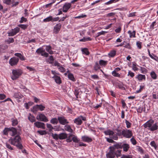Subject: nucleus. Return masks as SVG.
<instances>
[{"mask_svg":"<svg viewBox=\"0 0 158 158\" xmlns=\"http://www.w3.org/2000/svg\"><path fill=\"white\" fill-rule=\"evenodd\" d=\"M48 60L50 61V62H49V63L50 64H53V61L54 60V59L53 58V56H49L48 58Z\"/></svg>","mask_w":158,"mask_h":158,"instance_id":"13d9d810","label":"nucleus"},{"mask_svg":"<svg viewBox=\"0 0 158 158\" xmlns=\"http://www.w3.org/2000/svg\"><path fill=\"white\" fill-rule=\"evenodd\" d=\"M129 148L130 146L128 144L122 143V148H123V151H124L127 152L128 151Z\"/></svg>","mask_w":158,"mask_h":158,"instance_id":"dca6fc26","label":"nucleus"},{"mask_svg":"<svg viewBox=\"0 0 158 158\" xmlns=\"http://www.w3.org/2000/svg\"><path fill=\"white\" fill-rule=\"evenodd\" d=\"M121 158H132V156L130 155H121Z\"/></svg>","mask_w":158,"mask_h":158,"instance_id":"6e6d98bb","label":"nucleus"},{"mask_svg":"<svg viewBox=\"0 0 158 158\" xmlns=\"http://www.w3.org/2000/svg\"><path fill=\"white\" fill-rule=\"evenodd\" d=\"M19 59L16 57H13L10 58L9 63L11 66L16 65L19 62Z\"/></svg>","mask_w":158,"mask_h":158,"instance_id":"6e6552de","label":"nucleus"},{"mask_svg":"<svg viewBox=\"0 0 158 158\" xmlns=\"http://www.w3.org/2000/svg\"><path fill=\"white\" fill-rule=\"evenodd\" d=\"M112 74L114 77H120V75L118 73H117L115 71H113L112 73Z\"/></svg>","mask_w":158,"mask_h":158,"instance_id":"de8ad7c7","label":"nucleus"},{"mask_svg":"<svg viewBox=\"0 0 158 158\" xmlns=\"http://www.w3.org/2000/svg\"><path fill=\"white\" fill-rule=\"evenodd\" d=\"M61 27V24L59 23L54 27L53 32L55 34H57L60 31Z\"/></svg>","mask_w":158,"mask_h":158,"instance_id":"9b49d317","label":"nucleus"},{"mask_svg":"<svg viewBox=\"0 0 158 158\" xmlns=\"http://www.w3.org/2000/svg\"><path fill=\"white\" fill-rule=\"evenodd\" d=\"M20 29L18 27H16L14 29H12L8 33L9 36H13L19 32Z\"/></svg>","mask_w":158,"mask_h":158,"instance_id":"9d476101","label":"nucleus"},{"mask_svg":"<svg viewBox=\"0 0 158 158\" xmlns=\"http://www.w3.org/2000/svg\"><path fill=\"white\" fill-rule=\"evenodd\" d=\"M86 120V118L85 117L80 115L75 119L74 122L77 125H81L82 123V120L85 121Z\"/></svg>","mask_w":158,"mask_h":158,"instance_id":"39448f33","label":"nucleus"},{"mask_svg":"<svg viewBox=\"0 0 158 158\" xmlns=\"http://www.w3.org/2000/svg\"><path fill=\"white\" fill-rule=\"evenodd\" d=\"M50 123L53 124H57L58 123V118H53L51 119L50 121Z\"/></svg>","mask_w":158,"mask_h":158,"instance_id":"473e14b6","label":"nucleus"},{"mask_svg":"<svg viewBox=\"0 0 158 158\" xmlns=\"http://www.w3.org/2000/svg\"><path fill=\"white\" fill-rule=\"evenodd\" d=\"M72 137V140L73 142L77 143L79 142L80 140L77 138L76 136L74 135Z\"/></svg>","mask_w":158,"mask_h":158,"instance_id":"37998d69","label":"nucleus"},{"mask_svg":"<svg viewBox=\"0 0 158 158\" xmlns=\"http://www.w3.org/2000/svg\"><path fill=\"white\" fill-rule=\"evenodd\" d=\"M3 2L6 4L10 5L15 2L14 0H2Z\"/></svg>","mask_w":158,"mask_h":158,"instance_id":"5701e85b","label":"nucleus"},{"mask_svg":"<svg viewBox=\"0 0 158 158\" xmlns=\"http://www.w3.org/2000/svg\"><path fill=\"white\" fill-rule=\"evenodd\" d=\"M104 132L106 135H113L114 134V131L110 129L105 131Z\"/></svg>","mask_w":158,"mask_h":158,"instance_id":"4be33fe9","label":"nucleus"},{"mask_svg":"<svg viewBox=\"0 0 158 158\" xmlns=\"http://www.w3.org/2000/svg\"><path fill=\"white\" fill-rule=\"evenodd\" d=\"M109 149V152L106 155L107 158H114L115 156L118 158L121 156V150H115L114 147L111 146Z\"/></svg>","mask_w":158,"mask_h":158,"instance_id":"f257e3e1","label":"nucleus"},{"mask_svg":"<svg viewBox=\"0 0 158 158\" xmlns=\"http://www.w3.org/2000/svg\"><path fill=\"white\" fill-rule=\"evenodd\" d=\"M140 70L141 73L143 74H146L148 72V70L146 68L142 67H140Z\"/></svg>","mask_w":158,"mask_h":158,"instance_id":"a18cd8bd","label":"nucleus"},{"mask_svg":"<svg viewBox=\"0 0 158 158\" xmlns=\"http://www.w3.org/2000/svg\"><path fill=\"white\" fill-rule=\"evenodd\" d=\"M52 78L54 79L56 83L60 84L61 83L60 78V77L56 75H54L52 77Z\"/></svg>","mask_w":158,"mask_h":158,"instance_id":"a211bd4d","label":"nucleus"},{"mask_svg":"<svg viewBox=\"0 0 158 158\" xmlns=\"http://www.w3.org/2000/svg\"><path fill=\"white\" fill-rule=\"evenodd\" d=\"M81 139L83 141L89 143L91 142L93 140L91 138L85 135L82 136Z\"/></svg>","mask_w":158,"mask_h":158,"instance_id":"2eb2a0df","label":"nucleus"},{"mask_svg":"<svg viewBox=\"0 0 158 158\" xmlns=\"http://www.w3.org/2000/svg\"><path fill=\"white\" fill-rule=\"evenodd\" d=\"M67 134L65 133H62L59 134L58 135V138L60 139H64L67 138Z\"/></svg>","mask_w":158,"mask_h":158,"instance_id":"aec40b11","label":"nucleus"},{"mask_svg":"<svg viewBox=\"0 0 158 158\" xmlns=\"http://www.w3.org/2000/svg\"><path fill=\"white\" fill-rule=\"evenodd\" d=\"M38 106V105H36L34 106L32 108V110H31V111L34 113L36 114L37 112L39 110Z\"/></svg>","mask_w":158,"mask_h":158,"instance_id":"b1692460","label":"nucleus"},{"mask_svg":"<svg viewBox=\"0 0 158 158\" xmlns=\"http://www.w3.org/2000/svg\"><path fill=\"white\" fill-rule=\"evenodd\" d=\"M64 129L66 131L69 132H72L73 131V130L71 128L70 126L68 125H66L64 126Z\"/></svg>","mask_w":158,"mask_h":158,"instance_id":"cd10ccee","label":"nucleus"},{"mask_svg":"<svg viewBox=\"0 0 158 158\" xmlns=\"http://www.w3.org/2000/svg\"><path fill=\"white\" fill-rule=\"evenodd\" d=\"M52 16H49L48 17L44 19L43 21L45 22H48L50 21H52Z\"/></svg>","mask_w":158,"mask_h":158,"instance_id":"ea45409f","label":"nucleus"},{"mask_svg":"<svg viewBox=\"0 0 158 158\" xmlns=\"http://www.w3.org/2000/svg\"><path fill=\"white\" fill-rule=\"evenodd\" d=\"M125 123L127 128H129L131 127V123L127 120H125Z\"/></svg>","mask_w":158,"mask_h":158,"instance_id":"052dcab7","label":"nucleus"},{"mask_svg":"<svg viewBox=\"0 0 158 158\" xmlns=\"http://www.w3.org/2000/svg\"><path fill=\"white\" fill-rule=\"evenodd\" d=\"M136 78H137L139 81H142L143 80H145L146 77L145 75L139 74L136 76Z\"/></svg>","mask_w":158,"mask_h":158,"instance_id":"412c9836","label":"nucleus"},{"mask_svg":"<svg viewBox=\"0 0 158 158\" xmlns=\"http://www.w3.org/2000/svg\"><path fill=\"white\" fill-rule=\"evenodd\" d=\"M21 140L20 137L17 135L13 138H11L8 140V141L11 144L16 146L19 149L22 150L23 147L21 143Z\"/></svg>","mask_w":158,"mask_h":158,"instance_id":"f03ea898","label":"nucleus"},{"mask_svg":"<svg viewBox=\"0 0 158 158\" xmlns=\"http://www.w3.org/2000/svg\"><path fill=\"white\" fill-rule=\"evenodd\" d=\"M136 45L137 46V47L139 49H140L141 48H142V46H141V44H142V43L140 41H137L136 42Z\"/></svg>","mask_w":158,"mask_h":158,"instance_id":"0e129e2a","label":"nucleus"},{"mask_svg":"<svg viewBox=\"0 0 158 158\" xmlns=\"http://www.w3.org/2000/svg\"><path fill=\"white\" fill-rule=\"evenodd\" d=\"M150 76L153 79H156L157 78V75L154 71L151 72L150 73Z\"/></svg>","mask_w":158,"mask_h":158,"instance_id":"c9c22d12","label":"nucleus"},{"mask_svg":"<svg viewBox=\"0 0 158 158\" xmlns=\"http://www.w3.org/2000/svg\"><path fill=\"white\" fill-rule=\"evenodd\" d=\"M116 51L114 50H111L110 52L108 53V55L109 56L113 57L116 54Z\"/></svg>","mask_w":158,"mask_h":158,"instance_id":"bb28decb","label":"nucleus"},{"mask_svg":"<svg viewBox=\"0 0 158 158\" xmlns=\"http://www.w3.org/2000/svg\"><path fill=\"white\" fill-rule=\"evenodd\" d=\"M151 55L152 56V57L151 58L152 59L154 60L158 61V57L156 56L153 53L151 54Z\"/></svg>","mask_w":158,"mask_h":158,"instance_id":"864d4df0","label":"nucleus"},{"mask_svg":"<svg viewBox=\"0 0 158 158\" xmlns=\"http://www.w3.org/2000/svg\"><path fill=\"white\" fill-rule=\"evenodd\" d=\"M44 51V50L42 48H40L36 50V52L38 54L41 53V54Z\"/></svg>","mask_w":158,"mask_h":158,"instance_id":"c03bdc74","label":"nucleus"},{"mask_svg":"<svg viewBox=\"0 0 158 158\" xmlns=\"http://www.w3.org/2000/svg\"><path fill=\"white\" fill-rule=\"evenodd\" d=\"M116 85L118 87L122 89L125 90V88L123 86V84L122 83H119L117 82L116 83Z\"/></svg>","mask_w":158,"mask_h":158,"instance_id":"58836bf2","label":"nucleus"},{"mask_svg":"<svg viewBox=\"0 0 158 158\" xmlns=\"http://www.w3.org/2000/svg\"><path fill=\"white\" fill-rule=\"evenodd\" d=\"M14 41V39L13 38L10 37L9 38V39L7 40L6 42L8 44H10L11 43H13Z\"/></svg>","mask_w":158,"mask_h":158,"instance_id":"8fccbe9b","label":"nucleus"},{"mask_svg":"<svg viewBox=\"0 0 158 158\" xmlns=\"http://www.w3.org/2000/svg\"><path fill=\"white\" fill-rule=\"evenodd\" d=\"M46 125L47 127L49 128V131H51L52 130L54 129L53 127H52L51 124L47 123L46 124Z\"/></svg>","mask_w":158,"mask_h":158,"instance_id":"09e8293b","label":"nucleus"},{"mask_svg":"<svg viewBox=\"0 0 158 158\" xmlns=\"http://www.w3.org/2000/svg\"><path fill=\"white\" fill-rule=\"evenodd\" d=\"M38 107L39 108V110L40 111H43L44 110L45 108V107L42 105H38Z\"/></svg>","mask_w":158,"mask_h":158,"instance_id":"69168bd1","label":"nucleus"},{"mask_svg":"<svg viewBox=\"0 0 158 158\" xmlns=\"http://www.w3.org/2000/svg\"><path fill=\"white\" fill-rule=\"evenodd\" d=\"M11 121L12 123V125L13 126H15L18 124V121L17 119L14 118H12Z\"/></svg>","mask_w":158,"mask_h":158,"instance_id":"f704fd0d","label":"nucleus"},{"mask_svg":"<svg viewBox=\"0 0 158 158\" xmlns=\"http://www.w3.org/2000/svg\"><path fill=\"white\" fill-rule=\"evenodd\" d=\"M52 136L53 138L56 140H57L58 139V135L56 134H54L52 133Z\"/></svg>","mask_w":158,"mask_h":158,"instance_id":"e2e57ef3","label":"nucleus"},{"mask_svg":"<svg viewBox=\"0 0 158 158\" xmlns=\"http://www.w3.org/2000/svg\"><path fill=\"white\" fill-rule=\"evenodd\" d=\"M73 136H74V135L70 134L68 138L66 139V141L67 142H72V139H71V137H72Z\"/></svg>","mask_w":158,"mask_h":158,"instance_id":"603ef678","label":"nucleus"},{"mask_svg":"<svg viewBox=\"0 0 158 158\" xmlns=\"http://www.w3.org/2000/svg\"><path fill=\"white\" fill-rule=\"evenodd\" d=\"M23 73L22 70L19 69H13L11 78L13 80H16L22 75Z\"/></svg>","mask_w":158,"mask_h":158,"instance_id":"20e7f679","label":"nucleus"},{"mask_svg":"<svg viewBox=\"0 0 158 158\" xmlns=\"http://www.w3.org/2000/svg\"><path fill=\"white\" fill-rule=\"evenodd\" d=\"M132 143L134 145H135L136 144L137 142L136 140L133 137L131 138L130 139Z\"/></svg>","mask_w":158,"mask_h":158,"instance_id":"774afa93","label":"nucleus"},{"mask_svg":"<svg viewBox=\"0 0 158 158\" xmlns=\"http://www.w3.org/2000/svg\"><path fill=\"white\" fill-rule=\"evenodd\" d=\"M28 25L26 24H20L19 25V26L23 29H26L28 27Z\"/></svg>","mask_w":158,"mask_h":158,"instance_id":"5fc2aeb1","label":"nucleus"},{"mask_svg":"<svg viewBox=\"0 0 158 158\" xmlns=\"http://www.w3.org/2000/svg\"><path fill=\"white\" fill-rule=\"evenodd\" d=\"M79 92L78 91V90L77 89H76L74 91V94L76 96V98L77 99H76V100H77V98H78V96L79 95Z\"/></svg>","mask_w":158,"mask_h":158,"instance_id":"680f3d73","label":"nucleus"},{"mask_svg":"<svg viewBox=\"0 0 158 158\" xmlns=\"http://www.w3.org/2000/svg\"><path fill=\"white\" fill-rule=\"evenodd\" d=\"M122 144V142L118 143L114 145L112 147H114L115 150H118V149H121Z\"/></svg>","mask_w":158,"mask_h":158,"instance_id":"6ab92c4d","label":"nucleus"},{"mask_svg":"<svg viewBox=\"0 0 158 158\" xmlns=\"http://www.w3.org/2000/svg\"><path fill=\"white\" fill-rule=\"evenodd\" d=\"M15 55L19 57L21 60H25V57L21 53H16L15 54Z\"/></svg>","mask_w":158,"mask_h":158,"instance_id":"a878e982","label":"nucleus"},{"mask_svg":"<svg viewBox=\"0 0 158 158\" xmlns=\"http://www.w3.org/2000/svg\"><path fill=\"white\" fill-rule=\"evenodd\" d=\"M150 144L152 146L154 147L155 149H156L157 146L154 141H153L151 142Z\"/></svg>","mask_w":158,"mask_h":158,"instance_id":"3c124183","label":"nucleus"},{"mask_svg":"<svg viewBox=\"0 0 158 158\" xmlns=\"http://www.w3.org/2000/svg\"><path fill=\"white\" fill-rule=\"evenodd\" d=\"M123 47L129 49H131V46L130 44L129 43H127V44L123 46Z\"/></svg>","mask_w":158,"mask_h":158,"instance_id":"bf43d9fd","label":"nucleus"},{"mask_svg":"<svg viewBox=\"0 0 158 158\" xmlns=\"http://www.w3.org/2000/svg\"><path fill=\"white\" fill-rule=\"evenodd\" d=\"M10 128H5L2 131L3 135H8V132L10 131Z\"/></svg>","mask_w":158,"mask_h":158,"instance_id":"c756f323","label":"nucleus"},{"mask_svg":"<svg viewBox=\"0 0 158 158\" xmlns=\"http://www.w3.org/2000/svg\"><path fill=\"white\" fill-rule=\"evenodd\" d=\"M71 3H65L63 6V11L65 13L67 12L68 10L71 7Z\"/></svg>","mask_w":158,"mask_h":158,"instance_id":"f8f14e48","label":"nucleus"},{"mask_svg":"<svg viewBox=\"0 0 158 158\" xmlns=\"http://www.w3.org/2000/svg\"><path fill=\"white\" fill-rule=\"evenodd\" d=\"M154 122V120L151 119L145 123L143 126L145 128L148 127V129L151 131L156 130L158 129V126L156 123L153 124Z\"/></svg>","mask_w":158,"mask_h":158,"instance_id":"7ed1b4c3","label":"nucleus"},{"mask_svg":"<svg viewBox=\"0 0 158 158\" xmlns=\"http://www.w3.org/2000/svg\"><path fill=\"white\" fill-rule=\"evenodd\" d=\"M45 47L46 50L50 54L52 55L54 53L53 52L52 50V48L50 45H46Z\"/></svg>","mask_w":158,"mask_h":158,"instance_id":"f3484780","label":"nucleus"},{"mask_svg":"<svg viewBox=\"0 0 158 158\" xmlns=\"http://www.w3.org/2000/svg\"><path fill=\"white\" fill-rule=\"evenodd\" d=\"M10 128V131H11L12 132V136H14L17 134V129L13 127H11Z\"/></svg>","mask_w":158,"mask_h":158,"instance_id":"72a5a7b5","label":"nucleus"},{"mask_svg":"<svg viewBox=\"0 0 158 158\" xmlns=\"http://www.w3.org/2000/svg\"><path fill=\"white\" fill-rule=\"evenodd\" d=\"M99 63L101 66H105L107 64V61L101 60L99 61Z\"/></svg>","mask_w":158,"mask_h":158,"instance_id":"393cba45","label":"nucleus"},{"mask_svg":"<svg viewBox=\"0 0 158 158\" xmlns=\"http://www.w3.org/2000/svg\"><path fill=\"white\" fill-rule=\"evenodd\" d=\"M82 51L83 53L87 55H88L89 54V52L87 48H82Z\"/></svg>","mask_w":158,"mask_h":158,"instance_id":"79ce46f5","label":"nucleus"},{"mask_svg":"<svg viewBox=\"0 0 158 158\" xmlns=\"http://www.w3.org/2000/svg\"><path fill=\"white\" fill-rule=\"evenodd\" d=\"M135 31H133L132 32L131 31H129L128 33L129 35L130 38L135 37Z\"/></svg>","mask_w":158,"mask_h":158,"instance_id":"c85d7f7f","label":"nucleus"},{"mask_svg":"<svg viewBox=\"0 0 158 158\" xmlns=\"http://www.w3.org/2000/svg\"><path fill=\"white\" fill-rule=\"evenodd\" d=\"M28 119L31 122H33L35 121V117L31 114H29V116L28 117Z\"/></svg>","mask_w":158,"mask_h":158,"instance_id":"7c9ffc66","label":"nucleus"},{"mask_svg":"<svg viewBox=\"0 0 158 158\" xmlns=\"http://www.w3.org/2000/svg\"><path fill=\"white\" fill-rule=\"evenodd\" d=\"M101 68L100 65L98 62L95 63V65L94 66V70L95 71H97L98 69H100Z\"/></svg>","mask_w":158,"mask_h":158,"instance_id":"2f4dec72","label":"nucleus"},{"mask_svg":"<svg viewBox=\"0 0 158 158\" xmlns=\"http://www.w3.org/2000/svg\"><path fill=\"white\" fill-rule=\"evenodd\" d=\"M68 75L69 78L71 80L74 81H76L72 73H69Z\"/></svg>","mask_w":158,"mask_h":158,"instance_id":"e433bc0d","label":"nucleus"},{"mask_svg":"<svg viewBox=\"0 0 158 158\" xmlns=\"http://www.w3.org/2000/svg\"><path fill=\"white\" fill-rule=\"evenodd\" d=\"M15 96L16 98L21 99L22 98L23 96L20 93H16L15 94Z\"/></svg>","mask_w":158,"mask_h":158,"instance_id":"a19ab883","label":"nucleus"},{"mask_svg":"<svg viewBox=\"0 0 158 158\" xmlns=\"http://www.w3.org/2000/svg\"><path fill=\"white\" fill-rule=\"evenodd\" d=\"M37 132L41 135H46L47 134V132L45 131H38Z\"/></svg>","mask_w":158,"mask_h":158,"instance_id":"49530a36","label":"nucleus"},{"mask_svg":"<svg viewBox=\"0 0 158 158\" xmlns=\"http://www.w3.org/2000/svg\"><path fill=\"white\" fill-rule=\"evenodd\" d=\"M105 138L106 139V141L109 143H113L115 142V141L109 138L106 137H105Z\"/></svg>","mask_w":158,"mask_h":158,"instance_id":"4d7b16f0","label":"nucleus"},{"mask_svg":"<svg viewBox=\"0 0 158 158\" xmlns=\"http://www.w3.org/2000/svg\"><path fill=\"white\" fill-rule=\"evenodd\" d=\"M122 128H120L118 127L116 128H115L114 131L115 133H116V135H118L119 136H121L123 135V130H122Z\"/></svg>","mask_w":158,"mask_h":158,"instance_id":"ddd939ff","label":"nucleus"},{"mask_svg":"<svg viewBox=\"0 0 158 158\" xmlns=\"http://www.w3.org/2000/svg\"><path fill=\"white\" fill-rule=\"evenodd\" d=\"M34 124L38 128H41L43 129L45 128V124L44 123L38 121L35 122Z\"/></svg>","mask_w":158,"mask_h":158,"instance_id":"4468645a","label":"nucleus"},{"mask_svg":"<svg viewBox=\"0 0 158 158\" xmlns=\"http://www.w3.org/2000/svg\"><path fill=\"white\" fill-rule=\"evenodd\" d=\"M91 40V39L89 37H84L82 39L80 40L79 41L82 42H86L88 41H90Z\"/></svg>","mask_w":158,"mask_h":158,"instance_id":"4c0bfd02","label":"nucleus"},{"mask_svg":"<svg viewBox=\"0 0 158 158\" xmlns=\"http://www.w3.org/2000/svg\"><path fill=\"white\" fill-rule=\"evenodd\" d=\"M132 69L135 71H137L138 70V68L136 67V63H133L132 64Z\"/></svg>","mask_w":158,"mask_h":158,"instance_id":"338daca9","label":"nucleus"},{"mask_svg":"<svg viewBox=\"0 0 158 158\" xmlns=\"http://www.w3.org/2000/svg\"><path fill=\"white\" fill-rule=\"evenodd\" d=\"M36 118L38 120L45 122H47L48 121L47 117L44 114L41 113L37 115Z\"/></svg>","mask_w":158,"mask_h":158,"instance_id":"0eeeda50","label":"nucleus"},{"mask_svg":"<svg viewBox=\"0 0 158 158\" xmlns=\"http://www.w3.org/2000/svg\"><path fill=\"white\" fill-rule=\"evenodd\" d=\"M123 137L127 138H130L131 137L132 135L131 131L128 129H123Z\"/></svg>","mask_w":158,"mask_h":158,"instance_id":"423d86ee","label":"nucleus"},{"mask_svg":"<svg viewBox=\"0 0 158 158\" xmlns=\"http://www.w3.org/2000/svg\"><path fill=\"white\" fill-rule=\"evenodd\" d=\"M58 120L59 123L63 125H65L66 124L69 123V122L67 121V119L64 116L58 117Z\"/></svg>","mask_w":158,"mask_h":158,"instance_id":"1a4fd4ad","label":"nucleus"}]
</instances>
